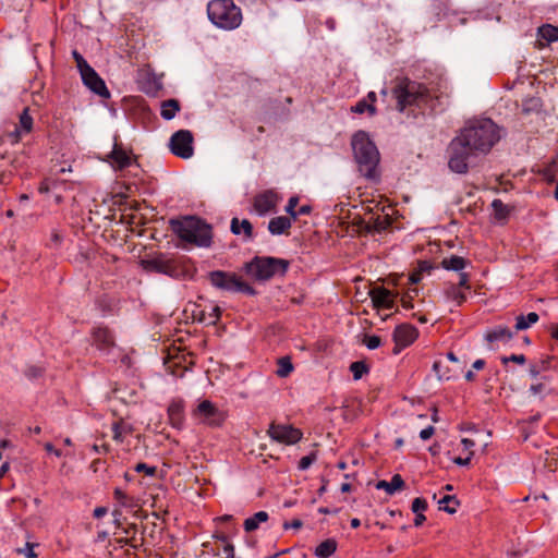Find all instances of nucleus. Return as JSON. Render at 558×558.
Returning a JSON list of instances; mask_svg holds the SVG:
<instances>
[{"label":"nucleus","mask_w":558,"mask_h":558,"mask_svg":"<svg viewBox=\"0 0 558 558\" xmlns=\"http://www.w3.org/2000/svg\"><path fill=\"white\" fill-rule=\"evenodd\" d=\"M92 337L93 344L104 354H109L116 347L114 337L106 327H96Z\"/></svg>","instance_id":"nucleus-13"},{"label":"nucleus","mask_w":558,"mask_h":558,"mask_svg":"<svg viewBox=\"0 0 558 558\" xmlns=\"http://www.w3.org/2000/svg\"><path fill=\"white\" fill-rule=\"evenodd\" d=\"M427 509V501L424 498H415L412 501L411 510L418 514V512H424Z\"/></svg>","instance_id":"nucleus-42"},{"label":"nucleus","mask_w":558,"mask_h":558,"mask_svg":"<svg viewBox=\"0 0 558 558\" xmlns=\"http://www.w3.org/2000/svg\"><path fill=\"white\" fill-rule=\"evenodd\" d=\"M545 390H546V386H545L543 383L534 384V385H531V387H530V391H531L534 396H536V395H541V393H543Z\"/></svg>","instance_id":"nucleus-55"},{"label":"nucleus","mask_w":558,"mask_h":558,"mask_svg":"<svg viewBox=\"0 0 558 558\" xmlns=\"http://www.w3.org/2000/svg\"><path fill=\"white\" fill-rule=\"evenodd\" d=\"M208 279L215 288L223 291L247 295L255 294L254 288L233 272L215 270L208 274Z\"/></svg>","instance_id":"nucleus-7"},{"label":"nucleus","mask_w":558,"mask_h":558,"mask_svg":"<svg viewBox=\"0 0 558 558\" xmlns=\"http://www.w3.org/2000/svg\"><path fill=\"white\" fill-rule=\"evenodd\" d=\"M303 525V522L300 520V519H294L292 520L291 522H284L283 524V527L286 530H289V529H300L301 526Z\"/></svg>","instance_id":"nucleus-57"},{"label":"nucleus","mask_w":558,"mask_h":558,"mask_svg":"<svg viewBox=\"0 0 558 558\" xmlns=\"http://www.w3.org/2000/svg\"><path fill=\"white\" fill-rule=\"evenodd\" d=\"M529 373L533 378L537 377L542 373L538 367V363H530Z\"/></svg>","instance_id":"nucleus-58"},{"label":"nucleus","mask_w":558,"mask_h":558,"mask_svg":"<svg viewBox=\"0 0 558 558\" xmlns=\"http://www.w3.org/2000/svg\"><path fill=\"white\" fill-rule=\"evenodd\" d=\"M426 521V517L423 514V512H418V514H415L414 519V525L420 526Z\"/></svg>","instance_id":"nucleus-63"},{"label":"nucleus","mask_w":558,"mask_h":558,"mask_svg":"<svg viewBox=\"0 0 558 558\" xmlns=\"http://www.w3.org/2000/svg\"><path fill=\"white\" fill-rule=\"evenodd\" d=\"M468 264L469 262L465 258L457 255H452L441 260L442 268L459 272H461Z\"/></svg>","instance_id":"nucleus-27"},{"label":"nucleus","mask_w":558,"mask_h":558,"mask_svg":"<svg viewBox=\"0 0 558 558\" xmlns=\"http://www.w3.org/2000/svg\"><path fill=\"white\" fill-rule=\"evenodd\" d=\"M209 20L223 29H234L242 22V13L232 0H213L207 5Z\"/></svg>","instance_id":"nucleus-5"},{"label":"nucleus","mask_w":558,"mask_h":558,"mask_svg":"<svg viewBox=\"0 0 558 558\" xmlns=\"http://www.w3.org/2000/svg\"><path fill=\"white\" fill-rule=\"evenodd\" d=\"M193 417L208 426H220L225 420V413L209 400H203L193 411Z\"/></svg>","instance_id":"nucleus-10"},{"label":"nucleus","mask_w":558,"mask_h":558,"mask_svg":"<svg viewBox=\"0 0 558 558\" xmlns=\"http://www.w3.org/2000/svg\"><path fill=\"white\" fill-rule=\"evenodd\" d=\"M44 373V369L39 366H28L25 371V375L31 378V379H35V378H38L43 375Z\"/></svg>","instance_id":"nucleus-46"},{"label":"nucleus","mask_w":558,"mask_h":558,"mask_svg":"<svg viewBox=\"0 0 558 558\" xmlns=\"http://www.w3.org/2000/svg\"><path fill=\"white\" fill-rule=\"evenodd\" d=\"M551 359H553L551 356H546L536 362V363H538V367L542 372L547 371L550 367Z\"/></svg>","instance_id":"nucleus-56"},{"label":"nucleus","mask_w":558,"mask_h":558,"mask_svg":"<svg viewBox=\"0 0 558 558\" xmlns=\"http://www.w3.org/2000/svg\"><path fill=\"white\" fill-rule=\"evenodd\" d=\"M392 95L396 98V108L400 112L411 107L421 110L435 109L436 98L430 95L427 86L409 77L396 78Z\"/></svg>","instance_id":"nucleus-2"},{"label":"nucleus","mask_w":558,"mask_h":558,"mask_svg":"<svg viewBox=\"0 0 558 558\" xmlns=\"http://www.w3.org/2000/svg\"><path fill=\"white\" fill-rule=\"evenodd\" d=\"M404 486V481L400 474H395L389 482L378 481L376 484L377 489L385 490L388 495H393L397 490Z\"/></svg>","instance_id":"nucleus-24"},{"label":"nucleus","mask_w":558,"mask_h":558,"mask_svg":"<svg viewBox=\"0 0 558 558\" xmlns=\"http://www.w3.org/2000/svg\"><path fill=\"white\" fill-rule=\"evenodd\" d=\"M92 449L97 454L107 453L109 451V446L108 445H102V446L94 445L92 447Z\"/></svg>","instance_id":"nucleus-61"},{"label":"nucleus","mask_w":558,"mask_h":558,"mask_svg":"<svg viewBox=\"0 0 558 558\" xmlns=\"http://www.w3.org/2000/svg\"><path fill=\"white\" fill-rule=\"evenodd\" d=\"M492 207L494 209L495 218L498 220L506 219L510 213L509 207L505 205L501 199L498 198L492 202Z\"/></svg>","instance_id":"nucleus-34"},{"label":"nucleus","mask_w":558,"mask_h":558,"mask_svg":"<svg viewBox=\"0 0 558 558\" xmlns=\"http://www.w3.org/2000/svg\"><path fill=\"white\" fill-rule=\"evenodd\" d=\"M267 520L268 513L266 511H258L244 521V530L246 532H253L259 526V523L266 522Z\"/></svg>","instance_id":"nucleus-30"},{"label":"nucleus","mask_w":558,"mask_h":558,"mask_svg":"<svg viewBox=\"0 0 558 558\" xmlns=\"http://www.w3.org/2000/svg\"><path fill=\"white\" fill-rule=\"evenodd\" d=\"M136 472H144L149 476H154L157 472L156 466H149L146 463H137L134 468Z\"/></svg>","instance_id":"nucleus-45"},{"label":"nucleus","mask_w":558,"mask_h":558,"mask_svg":"<svg viewBox=\"0 0 558 558\" xmlns=\"http://www.w3.org/2000/svg\"><path fill=\"white\" fill-rule=\"evenodd\" d=\"M368 294L371 296L374 307L376 308L390 310L395 305V299L392 293L384 287L374 288L368 292Z\"/></svg>","instance_id":"nucleus-15"},{"label":"nucleus","mask_w":558,"mask_h":558,"mask_svg":"<svg viewBox=\"0 0 558 558\" xmlns=\"http://www.w3.org/2000/svg\"><path fill=\"white\" fill-rule=\"evenodd\" d=\"M294 367L289 355L281 356L280 361V374L281 377H287L293 372Z\"/></svg>","instance_id":"nucleus-39"},{"label":"nucleus","mask_w":558,"mask_h":558,"mask_svg":"<svg viewBox=\"0 0 558 558\" xmlns=\"http://www.w3.org/2000/svg\"><path fill=\"white\" fill-rule=\"evenodd\" d=\"M268 433L274 440L279 441V427L275 423L270 425Z\"/></svg>","instance_id":"nucleus-60"},{"label":"nucleus","mask_w":558,"mask_h":558,"mask_svg":"<svg viewBox=\"0 0 558 558\" xmlns=\"http://www.w3.org/2000/svg\"><path fill=\"white\" fill-rule=\"evenodd\" d=\"M430 269H432V266L429 265V263H428V262H426V260H424V262H421V263L418 264V269H417V271H418V272H421V274H423V272H429V271H430Z\"/></svg>","instance_id":"nucleus-62"},{"label":"nucleus","mask_w":558,"mask_h":558,"mask_svg":"<svg viewBox=\"0 0 558 558\" xmlns=\"http://www.w3.org/2000/svg\"><path fill=\"white\" fill-rule=\"evenodd\" d=\"M337 545L336 539L327 538L315 548L314 554L318 558H329L337 550Z\"/></svg>","instance_id":"nucleus-26"},{"label":"nucleus","mask_w":558,"mask_h":558,"mask_svg":"<svg viewBox=\"0 0 558 558\" xmlns=\"http://www.w3.org/2000/svg\"><path fill=\"white\" fill-rule=\"evenodd\" d=\"M435 433L434 426L429 425L420 432V438L422 440H428Z\"/></svg>","instance_id":"nucleus-50"},{"label":"nucleus","mask_w":558,"mask_h":558,"mask_svg":"<svg viewBox=\"0 0 558 558\" xmlns=\"http://www.w3.org/2000/svg\"><path fill=\"white\" fill-rule=\"evenodd\" d=\"M526 361L525 356L523 354H511L509 356H502L501 363L504 365L508 364L509 362H513L517 364H524Z\"/></svg>","instance_id":"nucleus-43"},{"label":"nucleus","mask_w":558,"mask_h":558,"mask_svg":"<svg viewBox=\"0 0 558 558\" xmlns=\"http://www.w3.org/2000/svg\"><path fill=\"white\" fill-rule=\"evenodd\" d=\"M417 329L412 325H400L393 331V340L396 342V347L393 349V353L398 354L401 349L409 347L414 342L417 338Z\"/></svg>","instance_id":"nucleus-11"},{"label":"nucleus","mask_w":558,"mask_h":558,"mask_svg":"<svg viewBox=\"0 0 558 558\" xmlns=\"http://www.w3.org/2000/svg\"><path fill=\"white\" fill-rule=\"evenodd\" d=\"M110 157L112 159L113 166L117 169H124L129 167L132 162L131 156L120 146L114 144V147L110 154Z\"/></svg>","instance_id":"nucleus-22"},{"label":"nucleus","mask_w":558,"mask_h":558,"mask_svg":"<svg viewBox=\"0 0 558 558\" xmlns=\"http://www.w3.org/2000/svg\"><path fill=\"white\" fill-rule=\"evenodd\" d=\"M351 111L360 114L368 112L371 116H374L376 113V107L369 104L367 99H361L351 108Z\"/></svg>","instance_id":"nucleus-35"},{"label":"nucleus","mask_w":558,"mask_h":558,"mask_svg":"<svg viewBox=\"0 0 558 558\" xmlns=\"http://www.w3.org/2000/svg\"><path fill=\"white\" fill-rule=\"evenodd\" d=\"M168 416L170 424L173 427L181 428L183 426L184 414L182 401L174 400L170 403L168 408Z\"/></svg>","instance_id":"nucleus-19"},{"label":"nucleus","mask_w":558,"mask_h":558,"mask_svg":"<svg viewBox=\"0 0 558 558\" xmlns=\"http://www.w3.org/2000/svg\"><path fill=\"white\" fill-rule=\"evenodd\" d=\"M461 444L465 450H471L475 446V442L472 439L463 438Z\"/></svg>","instance_id":"nucleus-64"},{"label":"nucleus","mask_w":558,"mask_h":558,"mask_svg":"<svg viewBox=\"0 0 558 558\" xmlns=\"http://www.w3.org/2000/svg\"><path fill=\"white\" fill-rule=\"evenodd\" d=\"M230 229L236 235L244 233L246 239H251L253 235V226L247 219L240 221L238 218H232Z\"/></svg>","instance_id":"nucleus-25"},{"label":"nucleus","mask_w":558,"mask_h":558,"mask_svg":"<svg viewBox=\"0 0 558 558\" xmlns=\"http://www.w3.org/2000/svg\"><path fill=\"white\" fill-rule=\"evenodd\" d=\"M278 196L274 191H265L256 195L254 199V208L259 215H266L275 209Z\"/></svg>","instance_id":"nucleus-14"},{"label":"nucleus","mask_w":558,"mask_h":558,"mask_svg":"<svg viewBox=\"0 0 558 558\" xmlns=\"http://www.w3.org/2000/svg\"><path fill=\"white\" fill-rule=\"evenodd\" d=\"M537 36L544 39L546 44L558 41V27L551 24H545L538 27Z\"/></svg>","instance_id":"nucleus-29"},{"label":"nucleus","mask_w":558,"mask_h":558,"mask_svg":"<svg viewBox=\"0 0 558 558\" xmlns=\"http://www.w3.org/2000/svg\"><path fill=\"white\" fill-rule=\"evenodd\" d=\"M180 111V102L177 99H167L161 102L160 116L165 120H171Z\"/></svg>","instance_id":"nucleus-28"},{"label":"nucleus","mask_w":558,"mask_h":558,"mask_svg":"<svg viewBox=\"0 0 558 558\" xmlns=\"http://www.w3.org/2000/svg\"><path fill=\"white\" fill-rule=\"evenodd\" d=\"M441 362L440 361H435L434 364H433V371L435 372V374L437 375V377L439 379H442V378H449V376H447L446 374L441 373Z\"/></svg>","instance_id":"nucleus-52"},{"label":"nucleus","mask_w":558,"mask_h":558,"mask_svg":"<svg viewBox=\"0 0 558 558\" xmlns=\"http://www.w3.org/2000/svg\"><path fill=\"white\" fill-rule=\"evenodd\" d=\"M439 509L444 510L448 513H454L457 511V507L459 506V500L456 496L446 495L439 501Z\"/></svg>","instance_id":"nucleus-32"},{"label":"nucleus","mask_w":558,"mask_h":558,"mask_svg":"<svg viewBox=\"0 0 558 558\" xmlns=\"http://www.w3.org/2000/svg\"><path fill=\"white\" fill-rule=\"evenodd\" d=\"M278 268L279 259L266 256H256L244 265V270L247 276L257 281H266L270 279Z\"/></svg>","instance_id":"nucleus-8"},{"label":"nucleus","mask_w":558,"mask_h":558,"mask_svg":"<svg viewBox=\"0 0 558 558\" xmlns=\"http://www.w3.org/2000/svg\"><path fill=\"white\" fill-rule=\"evenodd\" d=\"M478 156L458 135L450 141L447 147L448 168L458 174L468 173L471 160Z\"/></svg>","instance_id":"nucleus-6"},{"label":"nucleus","mask_w":558,"mask_h":558,"mask_svg":"<svg viewBox=\"0 0 558 558\" xmlns=\"http://www.w3.org/2000/svg\"><path fill=\"white\" fill-rule=\"evenodd\" d=\"M312 213V206L308 204H304L298 207V210L295 213V220L300 216L310 215Z\"/></svg>","instance_id":"nucleus-51"},{"label":"nucleus","mask_w":558,"mask_h":558,"mask_svg":"<svg viewBox=\"0 0 558 558\" xmlns=\"http://www.w3.org/2000/svg\"><path fill=\"white\" fill-rule=\"evenodd\" d=\"M315 460H316V456L314 453L303 457L299 462V465H298L299 470L304 471V470L308 469Z\"/></svg>","instance_id":"nucleus-44"},{"label":"nucleus","mask_w":558,"mask_h":558,"mask_svg":"<svg viewBox=\"0 0 558 558\" xmlns=\"http://www.w3.org/2000/svg\"><path fill=\"white\" fill-rule=\"evenodd\" d=\"M303 437V433L301 429L287 424H281V433H280V439L281 444L286 445H294L299 442Z\"/></svg>","instance_id":"nucleus-21"},{"label":"nucleus","mask_w":558,"mask_h":558,"mask_svg":"<svg viewBox=\"0 0 558 558\" xmlns=\"http://www.w3.org/2000/svg\"><path fill=\"white\" fill-rule=\"evenodd\" d=\"M194 137L189 130H179L174 132L169 141L170 151L182 159H189L194 154Z\"/></svg>","instance_id":"nucleus-9"},{"label":"nucleus","mask_w":558,"mask_h":558,"mask_svg":"<svg viewBox=\"0 0 558 558\" xmlns=\"http://www.w3.org/2000/svg\"><path fill=\"white\" fill-rule=\"evenodd\" d=\"M457 135L480 156L488 154L501 137L499 126L487 118L466 122Z\"/></svg>","instance_id":"nucleus-1"},{"label":"nucleus","mask_w":558,"mask_h":558,"mask_svg":"<svg viewBox=\"0 0 558 558\" xmlns=\"http://www.w3.org/2000/svg\"><path fill=\"white\" fill-rule=\"evenodd\" d=\"M469 275L466 272H459V282L456 284L457 287H459L460 289L461 288H465V289H470V286H469Z\"/></svg>","instance_id":"nucleus-47"},{"label":"nucleus","mask_w":558,"mask_h":558,"mask_svg":"<svg viewBox=\"0 0 558 558\" xmlns=\"http://www.w3.org/2000/svg\"><path fill=\"white\" fill-rule=\"evenodd\" d=\"M114 497L120 502L121 506H129L128 496L121 489H114Z\"/></svg>","instance_id":"nucleus-49"},{"label":"nucleus","mask_w":558,"mask_h":558,"mask_svg":"<svg viewBox=\"0 0 558 558\" xmlns=\"http://www.w3.org/2000/svg\"><path fill=\"white\" fill-rule=\"evenodd\" d=\"M133 432L130 425L123 424L122 422H116L112 425L113 439L118 442L123 441L124 435H129Z\"/></svg>","instance_id":"nucleus-33"},{"label":"nucleus","mask_w":558,"mask_h":558,"mask_svg":"<svg viewBox=\"0 0 558 558\" xmlns=\"http://www.w3.org/2000/svg\"><path fill=\"white\" fill-rule=\"evenodd\" d=\"M362 343L368 349V350H375L380 347L381 339L380 337L376 335H364Z\"/></svg>","instance_id":"nucleus-38"},{"label":"nucleus","mask_w":558,"mask_h":558,"mask_svg":"<svg viewBox=\"0 0 558 558\" xmlns=\"http://www.w3.org/2000/svg\"><path fill=\"white\" fill-rule=\"evenodd\" d=\"M299 203H300V197L299 196H292L289 198L287 205L284 206V211L291 216V218H293L295 220V213L298 210V207H299Z\"/></svg>","instance_id":"nucleus-40"},{"label":"nucleus","mask_w":558,"mask_h":558,"mask_svg":"<svg viewBox=\"0 0 558 558\" xmlns=\"http://www.w3.org/2000/svg\"><path fill=\"white\" fill-rule=\"evenodd\" d=\"M268 229L272 234H279V217H275L269 221Z\"/></svg>","instance_id":"nucleus-54"},{"label":"nucleus","mask_w":558,"mask_h":558,"mask_svg":"<svg viewBox=\"0 0 558 558\" xmlns=\"http://www.w3.org/2000/svg\"><path fill=\"white\" fill-rule=\"evenodd\" d=\"M221 310L219 306L215 305L211 307L210 312H206L205 310L194 311V316L198 322L205 323L208 325H216L220 318Z\"/></svg>","instance_id":"nucleus-23"},{"label":"nucleus","mask_w":558,"mask_h":558,"mask_svg":"<svg viewBox=\"0 0 558 558\" xmlns=\"http://www.w3.org/2000/svg\"><path fill=\"white\" fill-rule=\"evenodd\" d=\"M392 223L391 218L388 214L372 215L368 220L365 221V229L368 232L380 233L387 230Z\"/></svg>","instance_id":"nucleus-17"},{"label":"nucleus","mask_w":558,"mask_h":558,"mask_svg":"<svg viewBox=\"0 0 558 558\" xmlns=\"http://www.w3.org/2000/svg\"><path fill=\"white\" fill-rule=\"evenodd\" d=\"M539 319V316L535 312H531L527 315H520L517 317L515 323V330H525L530 328L533 324L537 323Z\"/></svg>","instance_id":"nucleus-31"},{"label":"nucleus","mask_w":558,"mask_h":558,"mask_svg":"<svg viewBox=\"0 0 558 558\" xmlns=\"http://www.w3.org/2000/svg\"><path fill=\"white\" fill-rule=\"evenodd\" d=\"M28 111V108H24L20 114L19 125L9 134L12 143H17L23 135L28 134L33 130V118L29 116Z\"/></svg>","instance_id":"nucleus-16"},{"label":"nucleus","mask_w":558,"mask_h":558,"mask_svg":"<svg viewBox=\"0 0 558 558\" xmlns=\"http://www.w3.org/2000/svg\"><path fill=\"white\" fill-rule=\"evenodd\" d=\"M484 337L487 342L509 341L512 339L513 332L507 326L499 325L487 330Z\"/></svg>","instance_id":"nucleus-20"},{"label":"nucleus","mask_w":558,"mask_h":558,"mask_svg":"<svg viewBox=\"0 0 558 558\" xmlns=\"http://www.w3.org/2000/svg\"><path fill=\"white\" fill-rule=\"evenodd\" d=\"M20 553L24 554L27 558H36L37 555L34 551V545L31 543L26 544L24 549H21Z\"/></svg>","instance_id":"nucleus-53"},{"label":"nucleus","mask_w":558,"mask_h":558,"mask_svg":"<svg viewBox=\"0 0 558 558\" xmlns=\"http://www.w3.org/2000/svg\"><path fill=\"white\" fill-rule=\"evenodd\" d=\"M473 456V452L471 451L470 454L466 457V458H461V457H458L453 460V462L458 465H468L471 461V458Z\"/></svg>","instance_id":"nucleus-59"},{"label":"nucleus","mask_w":558,"mask_h":558,"mask_svg":"<svg viewBox=\"0 0 558 558\" xmlns=\"http://www.w3.org/2000/svg\"><path fill=\"white\" fill-rule=\"evenodd\" d=\"M84 85L93 93L102 98H109L110 92L108 90L105 81L97 74L90 66L87 71L81 73Z\"/></svg>","instance_id":"nucleus-12"},{"label":"nucleus","mask_w":558,"mask_h":558,"mask_svg":"<svg viewBox=\"0 0 558 558\" xmlns=\"http://www.w3.org/2000/svg\"><path fill=\"white\" fill-rule=\"evenodd\" d=\"M351 144L360 173L366 179L377 178L379 153L367 133L364 131L356 132L352 137Z\"/></svg>","instance_id":"nucleus-3"},{"label":"nucleus","mask_w":558,"mask_h":558,"mask_svg":"<svg viewBox=\"0 0 558 558\" xmlns=\"http://www.w3.org/2000/svg\"><path fill=\"white\" fill-rule=\"evenodd\" d=\"M145 268L148 270H151V271L166 274L169 276H173V274L175 271V266L173 265V263L163 257H157V258L147 260L145 263Z\"/></svg>","instance_id":"nucleus-18"},{"label":"nucleus","mask_w":558,"mask_h":558,"mask_svg":"<svg viewBox=\"0 0 558 558\" xmlns=\"http://www.w3.org/2000/svg\"><path fill=\"white\" fill-rule=\"evenodd\" d=\"M350 371L353 374L355 380L361 379L365 374L369 372V367L363 361H356L351 363Z\"/></svg>","instance_id":"nucleus-36"},{"label":"nucleus","mask_w":558,"mask_h":558,"mask_svg":"<svg viewBox=\"0 0 558 558\" xmlns=\"http://www.w3.org/2000/svg\"><path fill=\"white\" fill-rule=\"evenodd\" d=\"M446 295L448 299L456 301L457 305H461L466 299L465 294L461 291V289L454 284H451L446 290Z\"/></svg>","instance_id":"nucleus-37"},{"label":"nucleus","mask_w":558,"mask_h":558,"mask_svg":"<svg viewBox=\"0 0 558 558\" xmlns=\"http://www.w3.org/2000/svg\"><path fill=\"white\" fill-rule=\"evenodd\" d=\"M172 231L183 241L197 246H209L211 228L199 218L187 216L180 220L170 221Z\"/></svg>","instance_id":"nucleus-4"},{"label":"nucleus","mask_w":558,"mask_h":558,"mask_svg":"<svg viewBox=\"0 0 558 558\" xmlns=\"http://www.w3.org/2000/svg\"><path fill=\"white\" fill-rule=\"evenodd\" d=\"M292 221H295L291 216L283 217L281 216V234L286 233L292 225Z\"/></svg>","instance_id":"nucleus-48"},{"label":"nucleus","mask_w":558,"mask_h":558,"mask_svg":"<svg viewBox=\"0 0 558 558\" xmlns=\"http://www.w3.org/2000/svg\"><path fill=\"white\" fill-rule=\"evenodd\" d=\"M72 56L76 62V66L80 71V74L82 72L87 71L90 68V65L87 63V61L83 58V56L78 51L73 50Z\"/></svg>","instance_id":"nucleus-41"}]
</instances>
